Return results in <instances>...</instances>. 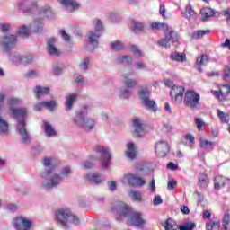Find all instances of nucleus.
<instances>
[{
	"label": "nucleus",
	"instance_id": "nucleus-56",
	"mask_svg": "<svg viewBox=\"0 0 230 230\" xmlns=\"http://www.w3.org/2000/svg\"><path fill=\"white\" fill-rule=\"evenodd\" d=\"M130 49L132 53H134V55H136L137 57H143V52H141V50L139 49V48H137V46L131 45Z\"/></svg>",
	"mask_w": 230,
	"mask_h": 230
},
{
	"label": "nucleus",
	"instance_id": "nucleus-15",
	"mask_svg": "<svg viewBox=\"0 0 230 230\" xmlns=\"http://www.w3.org/2000/svg\"><path fill=\"white\" fill-rule=\"evenodd\" d=\"M32 222L23 217H15L13 221V226L16 230H30L31 229Z\"/></svg>",
	"mask_w": 230,
	"mask_h": 230
},
{
	"label": "nucleus",
	"instance_id": "nucleus-14",
	"mask_svg": "<svg viewBox=\"0 0 230 230\" xmlns=\"http://www.w3.org/2000/svg\"><path fill=\"white\" fill-rule=\"evenodd\" d=\"M94 151L98 154H101V166L102 170L109 168V164L111 163V152L109 149L102 146H95Z\"/></svg>",
	"mask_w": 230,
	"mask_h": 230
},
{
	"label": "nucleus",
	"instance_id": "nucleus-41",
	"mask_svg": "<svg viewBox=\"0 0 230 230\" xmlns=\"http://www.w3.org/2000/svg\"><path fill=\"white\" fill-rule=\"evenodd\" d=\"M170 58L174 62H186V55L179 52L171 54Z\"/></svg>",
	"mask_w": 230,
	"mask_h": 230
},
{
	"label": "nucleus",
	"instance_id": "nucleus-13",
	"mask_svg": "<svg viewBox=\"0 0 230 230\" xmlns=\"http://www.w3.org/2000/svg\"><path fill=\"white\" fill-rule=\"evenodd\" d=\"M4 100H6V94L0 93V134L3 136L8 135L10 132V124L1 117V112L4 109Z\"/></svg>",
	"mask_w": 230,
	"mask_h": 230
},
{
	"label": "nucleus",
	"instance_id": "nucleus-32",
	"mask_svg": "<svg viewBox=\"0 0 230 230\" xmlns=\"http://www.w3.org/2000/svg\"><path fill=\"white\" fill-rule=\"evenodd\" d=\"M198 186L199 188H208V184H209V179H208V174L199 172L198 175Z\"/></svg>",
	"mask_w": 230,
	"mask_h": 230
},
{
	"label": "nucleus",
	"instance_id": "nucleus-25",
	"mask_svg": "<svg viewBox=\"0 0 230 230\" xmlns=\"http://www.w3.org/2000/svg\"><path fill=\"white\" fill-rule=\"evenodd\" d=\"M214 146V142H211L202 137H199V147L202 148V150H206V152H212Z\"/></svg>",
	"mask_w": 230,
	"mask_h": 230
},
{
	"label": "nucleus",
	"instance_id": "nucleus-2",
	"mask_svg": "<svg viewBox=\"0 0 230 230\" xmlns=\"http://www.w3.org/2000/svg\"><path fill=\"white\" fill-rule=\"evenodd\" d=\"M11 118L17 119L16 132L21 136V143L22 145H30L31 138L30 133L26 129V118H28V108L26 107H11L9 108Z\"/></svg>",
	"mask_w": 230,
	"mask_h": 230
},
{
	"label": "nucleus",
	"instance_id": "nucleus-5",
	"mask_svg": "<svg viewBox=\"0 0 230 230\" xmlns=\"http://www.w3.org/2000/svg\"><path fill=\"white\" fill-rule=\"evenodd\" d=\"M87 108H83L75 111V116L71 119L73 125L78 128H84V130H93L94 125H96V120L94 119L87 118Z\"/></svg>",
	"mask_w": 230,
	"mask_h": 230
},
{
	"label": "nucleus",
	"instance_id": "nucleus-40",
	"mask_svg": "<svg viewBox=\"0 0 230 230\" xmlns=\"http://www.w3.org/2000/svg\"><path fill=\"white\" fill-rule=\"evenodd\" d=\"M185 17L189 21H193V19L197 18V13H195V11L193 10V7L191 6V4H188L186 6Z\"/></svg>",
	"mask_w": 230,
	"mask_h": 230
},
{
	"label": "nucleus",
	"instance_id": "nucleus-59",
	"mask_svg": "<svg viewBox=\"0 0 230 230\" xmlns=\"http://www.w3.org/2000/svg\"><path fill=\"white\" fill-rule=\"evenodd\" d=\"M60 35L65 42H71V36L65 30L60 31Z\"/></svg>",
	"mask_w": 230,
	"mask_h": 230
},
{
	"label": "nucleus",
	"instance_id": "nucleus-42",
	"mask_svg": "<svg viewBox=\"0 0 230 230\" xmlns=\"http://www.w3.org/2000/svg\"><path fill=\"white\" fill-rule=\"evenodd\" d=\"M110 48L113 51H122V49H125V45L119 40H115L110 44Z\"/></svg>",
	"mask_w": 230,
	"mask_h": 230
},
{
	"label": "nucleus",
	"instance_id": "nucleus-23",
	"mask_svg": "<svg viewBox=\"0 0 230 230\" xmlns=\"http://www.w3.org/2000/svg\"><path fill=\"white\" fill-rule=\"evenodd\" d=\"M30 30L33 33H40V31H44V22H42V19L36 18L30 25Z\"/></svg>",
	"mask_w": 230,
	"mask_h": 230
},
{
	"label": "nucleus",
	"instance_id": "nucleus-9",
	"mask_svg": "<svg viewBox=\"0 0 230 230\" xmlns=\"http://www.w3.org/2000/svg\"><path fill=\"white\" fill-rule=\"evenodd\" d=\"M184 104L192 110L199 109L200 107V94L197 93L195 91L189 90L184 95Z\"/></svg>",
	"mask_w": 230,
	"mask_h": 230
},
{
	"label": "nucleus",
	"instance_id": "nucleus-46",
	"mask_svg": "<svg viewBox=\"0 0 230 230\" xmlns=\"http://www.w3.org/2000/svg\"><path fill=\"white\" fill-rule=\"evenodd\" d=\"M129 196L133 200H136L137 202H142L143 198L141 197V192L137 190H130Z\"/></svg>",
	"mask_w": 230,
	"mask_h": 230
},
{
	"label": "nucleus",
	"instance_id": "nucleus-45",
	"mask_svg": "<svg viewBox=\"0 0 230 230\" xmlns=\"http://www.w3.org/2000/svg\"><path fill=\"white\" fill-rule=\"evenodd\" d=\"M151 28L153 30H163L164 31H168V24L161 22H153L151 23Z\"/></svg>",
	"mask_w": 230,
	"mask_h": 230
},
{
	"label": "nucleus",
	"instance_id": "nucleus-3",
	"mask_svg": "<svg viewBox=\"0 0 230 230\" xmlns=\"http://www.w3.org/2000/svg\"><path fill=\"white\" fill-rule=\"evenodd\" d=\"M15 44H17V36L13 34H7L4 36H2L0 38V48L2 51H4L5 53H8L9 58L12 61L13 64H22V56L21 54L14 52L10 53L13 48H15Z\"/></svg>",
	"mask_w": 230,
	"mask_h": 230
},
{
	"label": "nucleus",
	"instance_id": "nucleus-8",
	"mask_svg": "<svg viewBox=\"0 0 230 230\" xmlns=\"http://www.w3.org/2000/svg\"><path fill=\"white\" fill-rule=\"evenodd\" d=\"M95 29L94 31H89L87 33V42L93 48H98V39L102 37L103 33V23L99 19L94 20Z\"/></svg>",
	"mask_w": 230,
	"mask_h": 230
},
{
	"label": "nucleus",
	"instance_id": "nucleus-26",
	"mask_svg": "<svg viewBox=\"0 0 230 230\" xmlns=\"http://www.w3.org/2000/svg\"><path fill=\"white\" fill-rule=\"evenodd\" d=\"M43 128L47 137H57L58 134L55 128L48 121H43Z\"/></svg>",
	"mask_w": 230,
	"mask_h": 230
},
{
	"label": "nucleus",
	"instance_id": "nucleus-31",
	"mask_svg": "<svg viewBox=\"0 0 230 230\" xmlns=\"http://www.w3.org/2000/svg\"><path fill=\"white\" fill-rule=\"evenodd\" d=\"M208 62L209 57L208 55H201L199 58H198L196 61L198 71L200 73L202 71V66H207Z\"/></svg>",
	"mask_w": 230,
	"mask_h": 230
},
{
	"label": "nucleus",
	"instance_id": "nucleus-1",
	"mask_svg": "<svg viewBox=\"0 0 230 230\" xmlns=\"http://www.w3.org/2000/svg\"><path fill=\"white\" fill-rule=\"evenodd\" d=\"M111 211L116 213L117 220L129 217L131 226H135V227L143 229V227H145V224H146L143 212L132 211V208L127 206L124 202H117L113 207H111Z\"/></svg>",
	"mask_w": 230,
	"mask_h": 230
},
{
	"label": "nucleus",
	"instance_id": "nucleus-22",
	"mask_svg": "<svg viewBox=\"0 0 230 230\" xmlns=\"http://www.w3.org/2000/svg\"><path fill=\"white\" fill-rule=\"evenodd\" d=\"M57 40L55 38H50L47 41V51L51 57H58L60 55V50L57 48Z\"/></svg>",
	"mask_w": 230,
	"mask_h": 230
},
{
	"label": "nucleus",
	"instance_id": "nucleus-48",
	"mask_svg": "<svg viewBox=\"0 0 230 230\" xmlns=\"http://www.w3.org/2000/svg\"><path fill=\"white\" fill-rule=\"evenodd\" d=\"M197 227V224L195 222L186 223L185 225H181L179 226L180 230H193Z\"/></svg>",
	"mask_w": 230,
	"mask_h": 230
},
{
	"label": "nucleus",
	"instance_id": "nucleus-61",
	"mask_svg": "<svg viewBox=\"0 0 230 230\" xmlns=\"http://www.w3.org/2000/svg\"><path fill=\"white\" fill-rule=\"evenodd\" d=\"M195 121H196L197 128L199 130H200V128H202L204 126H206V123L200 118H196Z\"/></svg>",
	"mask_w": 230,
	"mask_h": 230
},
{
	"label": "nucleus",
	"instance_id": "nucleus-54",
	"mask_svg": "<svg viewBox=\"0 0 230 230\" xmlns=\"http://www.w3.org/2000/svg\"><path fill=\"white\" fill-rule=\"evenodd\" d=\"M63 71H64V68L62 67V66L57 63L53 65V75L55 76H60Z\"/></svg>",
	"mask_w": 230,
	"mask_h": 230
},
{
	"label": "nucleus",
	"instance_id": "nucleus-50",
	"mask_svg": "<svg viewBox=\"0 0 230 230\" xmlns=\"http://www.w3.org/2000/svg\"><path fill=\"white\" fill-rule=\"evenodd\" d=\"M21 103V99L16 97H12L7 100V105L9 106V109L11 107H16V105H19Z\"/></svg>",
	"mask_w": 230,
	"mask_h": 230
},
{
	"label": "nucleus",
	"instance_id": "nucleus-11",
	"mask_svg": "<svg viewBox=\"0 0 230 230\" xmlns=\"http://www.w3.org/2000/svg\"><path fill=\"white\" fill-rule=\"evenodd\" d=\"M20 12L24 15H33L37 10V1L35 0H21L17 4Z\"/></svg>",
	"mask_w": 230,
	"mask_h": 230
},
{
	"label": "nucleus",
	"instance_id": "nucleus-37",
	"mask_svg": "<svg viewBox=\"0 0 230 230\" xmlns=\"http://www.w3.org/2000/svg\"><path fill=\"white\" fill-rule=\"evenodd\" d=\"M36 98L39 100L42 94H49V87L36 86L33 90Z\"/></svg>",
	"mask_w": 230,
	"mask_h": 230
},
{
	"label": "nucleus",
	"instance_id": "nucleus-64",
	"mask_svg": "<svg viewBox=\"0 0 230 230\" xmlns=\"http://www.w3.org/2000/svg\"><path fill=\"white\" fill-rule=\"evenodd\" d=\"M26 78H37L39 75L35 70H31L27 74H25Z\"/></svg>",
	"mask_w": 230,
	"mask_h": 230
},
{
	"label": "nucleus",
	"instance_id": "nucleus-35",
	"mask_svg": "<svg viewBox=\"0 0 230 230\" xmlns=\"http://www.w3.org/2000/svg\"><path fill=\"white\" fill-rule=\"evenodd\" d=\"M132 62H134V59L132 58L131 56H119L116 58V64H126L127 66H130V64H132Z\"/></svg>",
	"mask_w": 230,
	"mask_h": 230
},
{
	"label": "nucleus",
	"instance_id": "nucleus-55",
	"mask_svg": "<svg viewBox=\"0 0 230 230\" xmlns=\"http://www.w3.org/2000/svg\"><path fill=\"white\" fill-rule=\"evenodd\" d=\"M75 78V84H77V85L82 86L85 84V79L84 78V76L80 74H75L74 75Z\"/></svg>",
	"mask_w": 230,
	"mask_h": 230
},
{
	"label": "nucleus",
	"instance_id": "nucleus-18",
	"mask_svg": "<svg viewBox=\"0 0 230 230\" xmlns=\"http://www.w3.org/2000/svg\"><path fill=\"white\" fill-rule=\"evenodd\" d=\"M230 94V85L223 84L219 91H214V96L220 100V102H224V100H227V96Z\"/></svg>",
	"mask_w": 230,
	"mask_h": 230
},
{
	"label": "nucleus",
	"instance_id": "nucleus-6",
	"mask_svg": "<svg viewBox=\"0 0 230 230\" xmlns=\"http://www.w3.org/2000/svg\"><path fill=\"white\" fill-rule=\"evenodd\" d=\"M71 173H73V171H71V167L69 166L64 167L59 173L55 171L46 172L45 174L49 175L50 180H49V183H47L45 190L50 191L53 190V188H58V186L64 182V179H67Z\"/></svg>",
	"mask_w": 230,
	"mask_h": 230
},
{
	"label": "nucleus",
	"instance_id": "nucleus-10",
	"mask_svg": "<svg viewBox=\"0 0 230 230\" xmlns=\"http://www.w3.org/2000/svg\"><path fill=\"white\" fill-rule=\"evenodd\" d=\"M172 43V46H179V34H177L173 30H171L165 34L164 38L157 41L158 46L165 49L171 48Z\"/></svg>",
	"mask_w": 230,
	"mask_h": 230
},
{
	"label": "nucleus",
	"instance_id": "nucleus-58",
	"mask_svg": "<svg viewBox=\"0 0 230 230\" xmlns=\"http://www.w3.org/2000/svg\"><path fill=\"white\" fill-rule=\"evenodd\" d=\"M18 33L20 37H28V27H26V25H22L19 29Z\"/></svg>",
	"mask_w": 230,
	"mask_h": 230
},
{
	"label": "nucleus",
	"instance_id": "nucleus-29",
	"mask_svg": "<svg viewBox=\"0 0 230 230\" xmlns=\"http://www.w3.org/2000/svg\"><path fill=\"white\" fill-rule=\"evenodd\" d=\"M128 150L126 151V155L128 159H134L136 155H137V149L136 148V145L134 143L129 142L127 145Z\"/></svg>",
	"mask_w": 230,
	"mask_h": 230
},
{
	"label": "nucleus",
	"instance_id": "nucleus-52",
	"mask_svg": "<svg viewBox=\"0 0 230 230\" xmlns=\"http://www.w3.org/2000/svg\"><path fill=\"white\" fill-rule=\"evenodd\" d=\"M217 116L223 123H229V115L226 114L224 111L217 110Z\"/></svg>",
	"mask_w": 230,
	"mask_h": 230
},
{
	"label": "nucleus",
	"instance_id": "nucleus-63",
	"mask_svg": "<svg viewBox=\"0 0 230 230\" xmlns=\"http://www.w3.org/2000/svg\"><path fill=\"white\" fill-rule=\"evenodd\" d=\"M223 76L225 80H230V67L226 66L223 72Z\"/></svg>",
	"mask_w": 230,
	"mask_h": 230
},
{
	"label": "nucleus",
	"instance_id": "nucleus-4",
	"mask_svg": "<svg viewBox=\"0 0 230 230\" xmlns=\"http://www.w3.org/2000/svg\"><path fill=\"white\" fill-rule=\"evenodd\" d=\"M55 220L63 229H71L73 226L80 225L78 217L67 208L58 209L55 214Z\"/></svg>",
	"mask_w": 230,
	"mask_h": 230
},
{
	"label": "nucleus",
	"instance_id": "nucleus-57",
	"mask_svg": "<svg viewBox=\"0 0 230 230\" xmlns=\"http://www.w3.org/2000/svg\"><path fill=\"white\" fill-rule=\"evenodd\" d=\"M33 62V56H22V64H31Z\"/></svg>",
	"mask_w": 230,
	"mask_h": 230
},
{
	"label": "nucleus",
	"instance_id": "nucleus-38",
	"mask_svg": "<svg viewBox=\"0 0 230 230\" xmlns=\"http://www.w3.org/2000/svg\"><path fill=\"white\" fill-rule=\"evenodd\" d=\"M89 66H91V59L89 58H84L79 64V71L81 73H87L89 71Z\"/></svg>",
	"mask_w": 230,
	"mask_h": 230
},
{
	"label": "nucleus",
	"instance_id": "nucleus-19",
	"mask_svg": "<svg viewBox=\"0 0 230 230\" xmlns=\"http://www.w3.org/2000/svg\"><path fill=\"white\" fill-rule=\"evenodd\" d=\"M184 86L174 85L171 89L170 95L174 102H182V96H184Z\"/></svg>",
	"mask_w": 230,
	"mask_h": 230
},
{
	"label": "nucleus",
	"instance_id": "nucleus-47",
	"mask_svg": "<svg viewBox=\"0 0 230 230\" xmlns=\"http://www.w3.org/2000/svg\"><path fill=\"white\" fill-rule=\"evenodd\" d=\"M40 13L41 15H44L45 17H51V15H53V11H51V7H49V5H44L41 8V11Z\"/></svg>",
	"mask_w": 230,
	"mask_h": 230
},
{
	"label": "nucleus",
	"instance_id": "nucleus-17",
	"mask_svg": "<svg viewBox=\"0 0 230 230\" xmlns=\"http://www.w3.org/2000/svg\"><path fill=\"white\" fill-rule=\"evenodd\" d=\"M134 137H143L145 136V124L139 119H133Z\"/></svg>",
	"mask_w": 230,
	"mask_h": 230
},
{
	"label": "nucleus",
	"instance_id": "nucleus-39",
	"mask_svg": "<svg viewBox=\"0 0 230 230\" xmlns=\"http://www.w3.org/2000/svg\"><path fill=\"white\" fill-rule=\"evenodd\" d=\"M138 96L141 102H145V100L150 99V90L146 87H142L138 90Z\"/></svg>",
	"mask_w": 230,
	"mask_h": 230
},
{
	"label": "nucleus",
	"instance_id": "nucleus-28",
	"mask_svg": "<svg viewBox=\"0 0 230 230\" xmlns=\"http://www.w3.org/2000/svg\"><path fill=\"white\" fill-rule=\"evenodd\" d=\"M229 181V179L217 175L214 180V188L215 190H220V188H224L226 186V182Z\"/></svg>",
	"mask_w": 230,
	"mask_h": 230
},
{
	"label": "nucleus",
	"instance_id": "nucleus-12",
	"mask_svg": "<svg viewBox=\"0 0 230 230\" xmlns=\"http://www.w3.org/2000/svg\"><path fill=\"white\" fill-rule=\"evenodd\" d=\"M123 177L129 186L141 188L146 184L145 179H143V177L139 176L137 173L128 172L124 174Z\"/></svg>",
	"mask_w": 230,
	"mask_h": 230
},
{
	"label": "nucleus",
	"instance_id": "nucleus-24",
	"mask_svg": "<svg viewBox=\"0 0 230 230\" xmlns=\"http://www.w3.org/2000/svg\"><path fill=\"white\" fill-rule=\"evenodd\" d=\"M58 3H60L62 6H65L70 12H75L79 8L80 4L76 3V0H58Z\"/></svg>",
	"mask_w": 230,
	"mask_h": 230
},
{
	"label": "nucleus",
	"instance_id": "nucleus-36",
	"mask_svg": "<svg viewBox=\"0 0 230 230\" xmlns=\"http://www.w3.org/2000/svg\"><path fill=\"white\" fill-rule=\"evenodd\" d=\"M142 103L144 107H146V109L153 111V112H157V103H155V101L146 99L145 101H142Z\"/></svg>",
	"mask_w": 230,
	"mask_h": 230
},
{
	"label": "nucleus",
	"instance_id": "nucleus-21",
	"mask_svg": "<svg viewBox=\"0 0 230 230\" xmlns=\"http://www.w3.org/2000/svg\"><path fill=\"white\" fill-rule=\"evenodd\" d=\"M85 179L90 182V184H93L95 186L102 184V182L105 181V178L98 172H89L85 175Z\"/></svg>",
	"mask_w": 230,
	"mask_h": 230
},
{
	"label": "nucleus",
	"instance_id": "nucleus-33",
	"mask_svg": "<svg viewBox=\"0 0 230 230\" xmlns=\"http://www.w3.org/2000/svg\"><path fill=\"white\" fill-rule=\"evenodd\" d=\"M135 169H137V172H140L142 175H148L150 172V169H148L146 163H144V162L137 163L135 164Z\"/></svg>",
	"mask_w": 230,
	"mask_h": 230
},
{
	"label": "nucleus",
	"instance_id": "nucleus-30",
	"mask_svg": "<svg viewBox=\"0 0 230 230\" xmlns=\"http://www.w3.org/2000/svg\"><path fill=\"white\" fill-rule=\"evenodd\" d=\"M200 14H201V20L203 22L209 21V19H211V17H213V15H215V10H213L209 7H205V8L201 9Z\"/></svg>",
	"mask_w": 230,
	"mask_h": 230
},
{
	"label": "nucleus",
	"instance_id": "nucleus-62",
	"mask_svg": "<svg viewBox=\"0 0 230 230\" xmlns=\"http://www.w3.org/2000/svg\"><path fill=\"white\" fill-rule=\"evenodd\" d=\"M175 186H177V181L170 180L167 183V190H169V191H172V190H175Z\"/></svg>",
	"mask_w": 230,
	"mask_h": 230
},
{
	"label": "nucleus",
	"instance_id": "nucleus-34",
	"mask_svg": "<svg viewBox=\"0 0 230 230\" xmlns=\"http://www.w3.org/2000/svg\"><path fill=\"white\" fill-rule=\"evenodd\" d=\"M122 82L124 85L128 87V89H134V87L137 85V82L134 79L129 78L127 75H122Z\"/></svg>",
	"mask_w": 230,
	"mask_h": 230
},
{
	"label": "nucleus",
	"instance_id": "nucleus-20",
	"mask_svg": "<svg viewBox=\"0 0 230 230\" xmlns=\"http://www.w3.org/2000/svg\"><path fill=\"white\" fill-rule=\"evenodd\" d=\"M65 100V111L69 112L73 111V107H75V103L78 100V93H68L66 95Z\"/></svg>",
	"mask_w": 230,
	"mask_h": 230
},
{
	"label": "nucleus",
	"instance_id": "nucleus-43",
	"mask_svg": "<svg viewBox=\"0 0 230 230\" xmlns=\"http://www.w3.org/2000/svg\"><path fill=\"white\" fill-rule=\"evenodd\" d=\"M132 26L135 33H141V31H143V29L145 28V25L143 24V22H140L135 20L132 21Z\"/></svg>",
	"mask_w": 230,
	"mask_h": 230
},
{
	"label": "nucleus",
	"instance_id": "nucleus-49",
	"mask_svg": "<svg viewBox=\"0 0 230 230\" xmlns=\"http://www.w3.org/2000/svg\"><path fill=\"white\" fill-rule=\"evenodd\" d=\"M132 92L129 88H120L119 96L120 98H130Z\"/></svg>",
	"mask_w": 230,
	"mask_h": 230
},
{
	"label": "nucleus",
	"instance_id": "nucleus-16",
	"mask_svg": "<svg viewBox=\"0 0 230 230\" xmlns=\"http://www.w3.org/2000/svg\"><path fill=\"white\" fill-rule=\"evenodd\" d=\"M170 152V146L165 140H160L155 144V153L158 157H166Z\"/></svg>",
	"mask_w": 230,
	"mask_h": 230
},
{
	"label": "nucleus",
	"instance_id": "nucleus-51",
	"mask_svg": "<svg viewBox=\"0 0 230 230\" xmlns=\"http://www.w3.org/2000/svg\"><path fill=\"white\" fill-rule=\"evenodd\" d=\"M208 33H209V31L208 30H205V31L199 30L192 33V39H202V37L204 35H208Z\"/></svg>",
	"mask_w": 230,
	"mask_h": 230
},
{
	"label": "nucleus",
	"instance_id": "nucleus-60",
	"mask_svg": "<svg viewBox=\"0 0 230 230\" xmlns=\"http://www.w3.org/2000/svg\"><path fill=\"white\" fill-rule=\"evenodd\" d=\"M230 223V215L229 213H226L224 217H223V227H227Z\"/></svg>",
	"mask_w": 230,
	"mask_h": 230
},
{
	"label": "nucleus",
	"instance_id": "nucleus-7",
	"mask_svg": "<svg viewBox=\"0 0 230 230\" xmlns=\"http://www.w3.org/2000/svg\"><path fill=\"white\" fill-rule=\"evenodd\" d=\"M43 164V170L40 172V185L43 190H46L48 183L49 182L51 177L46 175L49 172H55V164H53V159L51 157L45 156L41 160Z\"/></svg>",
	"mask_w": 230,
	"mask_h": 230
},
{
	"label": "nucleus",
	"instance_id": "nucleus-27",
	"mask_svg": "<svg viewBox=\"0 0 230 230\" xmlns=\"http://www.w3.org/2000/svg\"><path fill=\"white\" fill-rule=\"evenodd\" d=\"M162 226L165 230H177V229H179V226H177V222L172 217H169L165 221H164Z\"/></svg>",
	"mask_w": 230,
	"mask_h": 230
},
{
	"label": "nucleus",
	"instance_id": "nucleus-44",
	"mask_svg": "<svg viewBox=\"0 0 230 230\" xmlns=\"http://www.w3.org/2000/svg\"><path fill=\"white\" fill-rule=\"evenodd\" d=\"M206 229L207 230H219L220 229V221H209L206 225Z\"/></svg>",
	"mask_w": 230,
	"mask_h": 230
},
{
	"label": "nucleus",
	"instance_id": "nucleus-53",
	"mask_svg": "<svg viewBox=\"0 0 230 230\" xmlns=\"http://www.w3.org/2000/svg\"><path fill=\"white\" fill-rule=\"evenodd\" d=\"M43 107L48 109V111H54L55 107L57 106V102L49 101V102H42Z\"/></svg>",
	"mask_w": 230,
	"mask_h": 230
}]
</instances>
